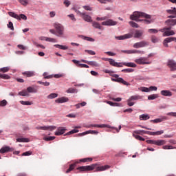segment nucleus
<instances>
[{
	"mask_svg": "<svg viewBox=\"0 0 176 176\" xmlns=\"http://www.w3.org/2000/svg\"><path fill=\"white\" fill-rule=\"evenodd\" d=\"M98 166V164H94L89 166H79L76 168V170H78L80 172L93 171V170L96 168V171H105V170H108V168H111L109 165H105L103 166Z\"/></svg>",
	"mask_w": 176,
	"mask_h": 176,
	"instance_id": "1",
	"label": "nucleus"
},
{
	"mask_svg": "<svg viewBox=\"0 0 176 176\" xmlns=\"http://www.w3.org/2000/svg\"><path fill=\"white\" fill-rule=\"evenodd\" d=\"M141 17H144L145 19H151V15L144 12L135 11L133 14L130 16L131 20H134L135 21H142V19H139Z\"/></svg>",
	"mask_w": 176,
	"mask_h": 176,
	"instance_id": "2",
	"label": "nucleus"
},
{
	"mask_svg": "<svg viewBox=\"0 0 176 176\" xmlns=\"http://www.w3.org/2000/svg\"><path fill=\"white\" fill-rule=\"evenodd\" d=\"M111 76L112 82H117L118 83H122V85H124V86H130V83L127 82L126 80H124L122 78L119 77V75L118 74H111Z\"/></svg>",
	"mask_w": 176,
	"mask_h": 176,
	"instance_id": "3",
	"label": "nucleus"
},
{
	"mask_svg": "<svg viewBox=\"0 0 176 176\" xmlns=\"http://www.w3.org/2000/svg\"><path fill=\"white\" fill-rule=\"evenodd\" d=\"M54 27L56 32L57 36H63L64 35V26L58 23H55Z\"/></svg>",
	"mask_w": 176,
	"mask_h": 176,
	"instance_id": "4",
	"label": "nucleus"
},
{
	"mask_svg": "<svg viewBox=\"0 0 176 176\" xmlns=\"http://www.w3.org/2000/svg\"><path fill=\"white\" fill-rule=\"evenodd\" d=\"M146 142H147V144H153V145H157V146H162V145H165L166 140H146Z\"/></svg>",
	"mask_w": 176,
	"mask_h": 176,
	"instance_id": "5",
	"label": "nucleus"
},
{
	"mask_svg": "<svg viewBox=\"0 0 176 176\" xmlns=\"http://www.w3.org/2000/svg\"><path fill=\"white\" fill-rule=\"evenodd\" d=\"M146 46H149V43L145 41H142L134 43L133 47L135 49H140L141 47H146Z\"/></svg>",
	"mask_w": 176,
	"mask_h": 176,
	"instance_id": "6",
	"label": "nucleus"
},
{
	"mask_svg": "<svg viewBox=\"0 0 176 176\" xmlns=\"http://www.w3.org/2000/svg\"><path fill=\"white\" fill-rule=\"evenodd\" d=\"M166 13L169 14H173L168 16V19H176V8H171L170 10H166Z\"/></svg>",
	"mask_w": 176,
	"mask_h": 176,
	"instance_id": "7",
	"label": "nucleus"
},
{
	"mask_svg": "<svg viewBox=\"0 0 176 176\" xmlns=\"http://www.w3.org/2000/svg\"><path fill=\"white\" fill-rule=\"evenodd\" d=\"M176 42V37H168L166 38L164 40V46H165V47H168V44L170 43V42Z\"/></svg>",
	"mask_w": 176,
	"mask_h": 176,
	"instance_id": "8",
	"label": "nucleus"
},
{
	"mask_svg": "<svg viewBox=\"0 0 176 176\" xmlns=\"http://www.w3.org/2000/svg\"><path fill=\"white\" fill-rule=\"evenodd\" d=\"M87 134H94L96 135H97V134H98V131H87L85 132H82L80 133H78L76 135V137H83V135H86Z\"/></svg>",
	"mask_w": 176,
	"mask_h": 176,
	"instance_id": "9",
	"label": "nucleus"
},
{
	"mask_svg": "<svg viewBox=\"0 0 176 176\" xmlns=\"http://www.w3.org/2000/svg\"><path fill=\"white\" fill-rule=\"evenodd\" d=\"M135 63H136V64H139L140 65H144L145 64H151V62H146V58H140L138 59H135Z\"/></svg>",
	"mask_w": 176,
	"mask_h": 176,
	"instance_id": "10",
	"label": "nucleus"
},
{
	"mask_svg": "<svg viewBox=\"0 0 176 176\" xmlns=\"http://www.w3.org/2000/svg\"><path fill=\"white\" fill-rule=\"evenodd\" d=\"M170 71H176V63L173 60H169L167 63Z\"/></svg>",
	"mask_w": 176,
	"mask_h": 176,
	"instance_id": "11",
	"label": "nucleus"
},
{
	"mask_svg": "<svg viewBox=\"0 0 176 176\" xmlns=\"http://www.w3.org/2000/svg\"><path fill=\"white\" fill-rule=\"evenodd\" d=\"M36 130H50V131H53V130H56L55 126H37L36 127Z\"/></svg>",
	"mask_w": 176,
	"mask_h": 176,
	"instance_id": "12",
	"label": "nucleus"
},
{
	"mask_svg": "<svg viewBox=\"0 0 176 176\" xmlns=\"http://www.w3.org/2000/svg\"><path fill=\"white\" fill-rule=\"evenodd\" d=\"M129 38H133V34H126L123 36H116V39L118 41H124V39H129Z\"/></svg>",
	"mask_w": 176,
	"mask_h": 176,
	"instance_id": "13",
	"label": "nucleus"
},
{
	"mask_svg": "<svg viewBox=\"0 0 176 176\" xmlns=\"http://www.w3.org/2000/svg\"><path fill=\"white\" fill-rule=\"evenodd\" d=\"M82 63H85V64H88V65H91V67H100V64L96 61H88L87 60L82 59L81 60Z\"/></svg>",
	"mask_w": 176,
	"mask_h": 176,
	"instance_id": "14",
	"label": "nucleus"
},
{
	"mask_svg": "<svg viewBox=\"0 0 176 176\" xmlns=\"http://www.w3.org/2000/svg\"><path fill=\"white\" fill-rule=\"evenodd\" d=\"M110 65H112L113 67H117V68H122L123 65H122V63H118L116 62L115 60L111 58L109 60Z\"/></svg>",
	"mask_w": 176,
	"mask_h": 176,
	"instance_id": "15",
	"label": "nucleus"
},
{
	"mask_svg": "<svg viewBox=\"0 0 176 176\" xmlns=\"http://www.w3.org/2000/svg\"><path fill=\"white\" fill-rule=\"evenodd\" d=\"M116 24H118V22L114 21L112 19L102 22V25H116Z\"/></svg>",
	"mask_w": 176,
	"mask_h": 176,
	"instance_id": "16",
	"label": "nucleus"
},
{
	"mask_svg": "<svg viewBox=\"0 0 176 176\" xmlns=\"http://www.w3.org/2000/svg\"><path fill=\"white\" fill-rule=\"evenodd\" d=\"M23 76L26 78H32V76H35V72L34 71H26L22 73Z\"/></svg>",
	"mask_w": 176,
	"mask_h": 176,
	"instance_id": "17",
	"label": "nucleus"
},
{
	"mask_svg": "<svg viewBox=\"0 0 176 176\" xmlns=\"http://www.w3.org/2000/svg\"><path fill=\"white\" fill-rule=\"evenodd\" d=\"M65 131H67V129L65 127H58L55 132V135H63Z\"/></svg>",
	"mask_w": 176,
	"mask_h": 176,
	"instance_id": "18",
	"label": "nucleus"
},
{
	"mask_svg": "<svg viewBox=\"0 0 176 176\" xmlns=\"http://www.w3.org/2000/svg\"><path fill=\"white\" fill-rule=\"evenodd\" d=\"M142 35H144V30H135L134 33V38H142Z\"/></svg>",
	"mask_w": 176,
	"mask_h": 176,
	"instance_id": "19",
	"label": "nucleus"
},
{
	"mask_svg": "<svg viewBox=\"0 0 176 176\" xmlns=\"http://www.w3.org/2000/svg\"><path fill=\"white\" fill-rule=\"evenodd\" d=\"M160 94L161 96H164V97H171L173 96V92L169 90H162Z\"/></svg>",
	"mask_w": 176,
	"mask_h": 176,
	"instance_id": "20",
	"label": "nucleus"
},
{
	"mask_svg": "<svg viewBox=\"0 0 176 176\" xmlns=\"http://www.w3.org/2000/svg\"><path fill=\"white\" fill-rule=\"evenodd\" d=\"M162 32V36H171L173 35H175V32H174L173 30H164V32Z\"/></svg>",
	"mask_w": 176,
	"mask_h": 176,
	"instance_id": "21",
	"label": "nucleus"
},
{
	"mask_svg": "<svg viewBox=\"0 0 176 176\" xmlns=\"http://www.w3.org/2000/svg\"><path fill=\"white\" fill-rule=\"evenodd\" d=\"M13 149L10 146H4L0 149V153H6L8 152H12Z\"/></svg>",
	"mask_w": 176,
	"mask_h": 176,
	"instance_id": "22",
	"label": "nucleus"
},
{
	"mask_svg": "<svg viewBox=\"0 0 176 176\" xmlns=\"http://www.w3.org/2000/svg\"><path fill=\"white\" fill-rule=\"evenodd\" d=\"M165 24L174 27V25H176V19H168L165 21Z\"/></svg>",
	"mask_w": 176,
	"mask_h": 176,
	"instance_id": "23",
	"label": "nucleus"
},
{
	"mask_svg": "<svg viewBox=\"0 0 176 176\" xmlns=\"http://www.w3.org/2000/svg\"><path fill=\"white\" fill-rule=\"evenodd\" d=\"M81 17L82 19H83V20H85V21H87V23H91L92 21L91 16H90L89 15H88L85 12L84 14H82V16Z\"/></svg>",
	"mask_w": 176,
	"mask_h": 176,
	"instance_id": "24",
	"label": "nucleus"
},
{
	"mask_svg": "<svg viewBox=\"0 0 176 176\" xmlns=\"http://www.w3.org/2000/svg\"><path fill=\"white\" fill-rule=\"evenodd\" d=\"M68 100L67 97H62L56 99L55 102H58V104H63V102H67Z\"/></svg>",
	"mask_w": 176,
	"mask_h": 176,
	"instance_id": "25",
	"label": "nucleus"
},
{
	"mask_svg": "<svg viewBox=\"0 0 176 176\" xmlns=\"http://www.w3.org/2000/svg\"><path fill=\"white\" fill-rule=\"evenodd\" d=\"M122 65H125V67H130L131 68H135L137 67V65L134 63L122 62Z\"/></svg>",
	"mask_w": 176,
	"mask_h": 176,
	"instance_id": "26",
	"label": "nucleus"
},
{
	"mask_svg": "<svg viewBox=\"0 0 176 176\" xmlns=\"http://www.w3.org/2000/svg\"><path fill=\"white\" fill-rule=\"evenodd\" d=\"M141 98H142V97H141V96L135 95V96H132L129 98V101H137V100H141Z\"/></svg>",
	"mask_w": 176,
	"mask_h": 176,
	"instance_id": "27",
	"label": "nucleus"
},
{
	"mask_svg": "<svg viewBox=\"0 0 176 176\" xmlns=\"http://www.w3.org/2000/svg\"><path fill=\"white\" fill-rule=\"evenodd\" d=\"M86 127H87L88 129H90V127H98V128H104V127H107V124H90L87 126Z\"/></svg>",
	"mask_w": 176,
	"mask_h": 176,
	"instance_id": "28",
	"label": "nucleus"
},
{
	"mask_svg": "<svg viewBox=\"0 0 176 176\" xmlns=\"http://www.w3.org/2000/svg\"><path fill=\"white\" fill-rule=\"evenodd\" d=\"M16 142H30V139L25 138H19L16 139Z\"/></svg>",
	"mask_w": 176,
	"mask_h": 176,
	"instance_id": "29",
	"label": "nucleus"
},
{
	"mask_svg": "<svg viewBox=\"0 0 176 176\" xmlns=\"http://www.w3.org/2000/svg\"><path fill=\"white\" fill-rule=\"evenodd\" d=\"M150 119L149 115L148 114H142L140 116V120H148Z\"/></svg>",
	"mask_w": 176,
	"mask_h": 176,
	"instance_id": "30",
	"label": "nucleus"
},
{
	"mask_svg": "<svg viewBox=\"0 0 176 176\" xmlns=\"http://www.w3.org/2000/svg\"><path fill=\"white\" fill-rule=\"evenodd\" d=\"M19 96H21L22 97H28L30 94L27 90H23L22 91L19 92Z\"/></svg>",
	"mask_w": 176,
	"mask_h": 176,
	"instance_id": "31",
	"label": "nucleus"
},
{
	"mask_svg": "<svg viewBox=\"0 0 176 176\" xmlns=\"http://www.w3.org/2000/svg\"><path fill=\"white\" fill-rule=\"evenodd\" d=\"M93 158L91 157H87V158H82L80 160V163H87V162H92Z\"/></svg>",
	"mask_w": 176,
	"mask_h": 176,
	"instance_id": "32",
	"label": "nucleus"
},
{
	"mask_svg": "<svg viewBox=\"0 0 176 176\" xmlns=\"http://www.w3.org/2000/svg\"><path fill=\"white\" fill-rule=\"evenodd\" d=\"M92 25L94 28H97L98 30H102V26L100 25L98 22H93Z\"/></svg>",
	"mask_w": 176,
	"mask_h": 176,
	"instance_id": "33",
	"label": "nucleus"
},
{
	"mask_svg": "<svg viewBox=\"0 0 176 176\" xmlns=\"http://www.w3.org/2000/svg\"><path fill=\"white\" fill-rule=\"evenodd\" d=\"M54 47L61 49L62 50H68V47L66 45H61L56 44V45H54Z\"/></svg>",
	"mask_w": 176,
	"mask_h": 176,
	"instance_id": "34",
	"label": "nucleus"
},
{
	"mask_svg": "<svg viewBox=\"0 0 176 176\" xmlns=\"http://www.w3.org/2000/svg\"><path fill=\"white\" fill-rule=\"evenodd\" d=\"M122 52V53H126V54H135L137 53V50H124Z\"/></svg>",
	"mask_w": 176,
	"mask_h": 176,
	"instance_id": "35",
	"label": "nucleus"
},
{
	"mask_svg": "<svg viewBox=\"0 0 176 176\" xmlns=\"http://www.w3.org/2000/svg\"><path fill=\"white\" fill-rule=\"evenodd\" d=\"M8 14H9V16H10V17H13L14 19H16V20H18V19H20L19 17V14H17L13 12H9Z\"/></svg>",
	"mask_w": 176,
	"mask_h": 176,
	"instance_id": "36",
	"label": "nucleus"
},
{
	"mask_svg": "<svg viewBox=\"0 0 176 176\" xmlns=\"http://www.w3.org/2000/svg\"><path fill=\"white\" fill-rule=\"evenodd\" d=\"M43 140L44 141H53V140H56V137L54 136H45Z\"/></svg>",
	"mask_w": 176,
	"mask_h": 176,
	"instance_id": "37",
	"label": "nucleus"
},
{
	"mask_svg": "<svg viewBox=\"0 0 176 176\" xmlns=\"http://www.w3.org/2000/svg\"><path fill=\"white\" fill-rule=\"evenodd\" d=\"M171 28H173V26L168 25L167 28H163L162 29H160L159 31L160 32H164V31H171Z\"/></svg>",
	"mask_w": 176,
	"mask_h": 176,
	"instance_id": "38",
	"label": "nucleus"
},
{
	"mask_svg": "<svg viewBox=\"0 0 176 176\" xmlns=\"http://www.w3.org/2000/svg\"><path fill=\"white\" fill-rule=\"evenodd\" d=\"M36 91H38L36 90V89H35L34 87H28L27 88V92L28 93H36Z\"/></svg>",
	"mask_w": 176,
	"mask_h": 176,
	"instance_id": "39",
	"label": "nucleus"
},
{
	"mask_svg": "<svg viewBox=\"0 0 176 176\" xmlns=\"http://www.w3.org/2000/svg\"><path fill=\"white\" fill-rule=\"evenodd\" d=\"M133 137H135V138L136 139V140H138L139 141H145V138H142V137H141V136H140L139 135H138V134H136V133H133Z\"/></svg>",
	"mask_w": 176,
	"mask_h": 176,
	"instance_id": "40",
	"label": "nucleus"
},
{
	"mask_svg": "<svg viewBox=\"0 0 176 176\" xmlns=\"http://www.w3.org/2000/svg\"><path fill=\"white\" fill-rule=\"evenodd\" d=\"M56 97H58V94L56 93H52L49 96H47V98H49L50 100H52L53 98H56Z\"/></svg>",
	"mask_w": 176,
	"mask_h": 176,
	"instance_id": "41",
	"label": "nucleus"
},
{
	"mask_svg": "<svg viewBox=\"0 0 176 176\" xmlns=\"http://www.w3.org/2000/svg\"><path fill=\"white\" fill-rule=\"evenodd\" d=\"M156 98H159V95L152 94L148 96V100H156Z\"/></svg>",
	"mask_w": 176,
	"mask_h": 176,
	"instance_id": "42",
	"label": "nucleus"
},
{
	"mask_svg": "<svg viewBox=\"0 0 176 176\" xmlns=\"http://www.w3.org/2000/svg\"><path fill=\"white\" fill-rule=\"evenodd\" d=\"M43 76H44V79H52V78H53V74L49 75L47 72H44Z\"/></svg>",
	"mask_w": 176,
	"mask_h": 176,
	"instance_id": "43",
	"label": "nucleus"
},
{
	"mask_svg": "<svg viewBox=\"0 0 176 176\" xmlns=\"http://www.w3.org/2000/svg\"><path fill=\"white\" fill-rule=\"evenodd\" d=\"M133 133L135 134H140V135H142V134H146V131L144 130H138V131H135L133 132Z\"/></svg>",
	"mask_w": 176,
	"mask_h": 176,
	"instance_id": "44",
	"label": "nucleus"
},
{
	"mask_svg": "<svg viewBox=\"0 0 176 176\" xmlns=\"http://www.w3.org/2000/svg\"><path fill=\"white\" fill-rule=\"evenodd\" d=\"M76 133H79V130H78V129H73V130L67 132L64 135H71V134H75Z\"/></svg>",
	"mask_w": 176,
	"mask_h": 176,
	"instance_id": "45",
	"label": "nucleus"
},
{
	"mask_svg": "<svg viewBox=\"0 0 176 176\" xmlns=\"http://www.w3.org/2000/svg\"><path fill=\"white\" fill-rule=\"evenodd\" d=\"M66 93H78V89L76 88H69L67 91Z\"/></svg>",
	"mask_w": 176,
	"mask_h": 176,
	"instance_id": "46",
	"label": "nucleus"
},
{
	"mask_svg": "<svg viewBox=\"0 0 176 176\" xmlns=\"http://www.w3.org/2000/svg\"><path fill=\"white\" fill-rule=\"evenodd\" d=\"M0 78H1V79H10V76L8 75V74H2L0 73Z\"/></svg>",
	"mask_w": 176,
	"mask_h": 176,
	"instance_id": "47",
	"label": "nucleus"
},
{
	"mask_svg": "<svg viewBox=\"0 0 176 176\" xmlns=\"http://www.w3.org/2000/svg\"><path fill=\"white\" fill-rule=\"evenodd\" d=\"M19 102L22 105H32V103L30 101L21 100Z\"/></svg>",
	"mask_w": 176,
	"mask_h": 176,
	"instance_id": "48",
	"label": "nucleus"
},
{
	"mask_svg": "<svg viewBox=\"0 0 176 176\" xmlns=\"http://www.w3.org/2000/svg\"><path fill=\"white\" fill-rule=\"evenodd\" d=\"M107 104H109V105H111V107H119V103H115L111 101H107Z\"/></svg>",
	"mask_w": 176,
	"mask_h": 176,
	"instance_id": "49",
	"label": "nucleus"
},
{
	"mask_svg": "<svg viewBox=\"0 0 176 176\" xmlns=\"http://www.w3.org/2000/svg\"><path fill=\"white\" fill-rule=\"evenodd\" d=\"M19 3L22 4L23 6H27L28 5V0H18Z\"/></svg>",
	"mask_w": 176,
	"mask_h": 176,
	"instance_id": "50",
	"label": "nucleus"
},
{
	"mask_svg": "<svg viewBox=\"0 0 176 176\" xmlns=\"http://www.w3.org/2000/svg\"><path fill=\"white\" fill-rule=\"evenodd\" d=\"M122 72H125L126 74H130L134 72V69H124L122 70Z\"/></svg>",
	"mask_w": 176,
	"mask_h": 176,
	"instance_id": "51",
	"label": "nucleus"
},
{
	"mask_svg": "<svg viewBox=\"0 0 176 176\" xmlns=\"http://www.w3.org/2000/svg\"><path fill=\"white\" fill-rule=\"evenodd\" d=\"M162 120H163V119H162V118H157L155 120H151L150 122L151 123H162Z\"/></svg>",
	"mask_w": 176,
	"mask_h": 176,
	"instance_id": "52",
	"label": "nucleus"
},
{
	"mask_svg": "<svg viewBox=\"0 0 176 176\" xmlns=\"http://www.w3.org/2000/svg\"><path fill=\"white\" fill-rule=\"evenodd\" d=\"M162 149H176V148L171 145H165L162 146Z\"/></svg>",
	"mask_w": 176,
	"mask_h": 176,
	"instance_id": "53",
	"label": "nucleus"
},
{
	"mask_svg": "<svg viewBox=\"0 0 176 176\" xmlns=\"http://www.w3.org/2000/svg\"><path fill=\"white\" fill-rule=\"evenodd\" d=\"M129 25L131 27H133V28H138V24H137L134 21H130Z\"/></svg>",
	"mask_w": 176,
	"mask_h": 176,
	"instance_id": "54",
	"label": "nucleus"
},
{
	"mask_svg": "<svg viewBox=\"0 0 176 176\" xmlns=\"http://www.w3.org/2000/svg\"><path fill=\"white\" fill-rule=\"evenodd\" d=\"M151 42H153V43H157V42H159V38L155 36H152Z\"/></svg>",
	"mask_w": 176,
	"mask_h": 176,
	"instance_id": "55",
	"label": "nucleus"
},
{
	"mask_svg": "<svg viewBox=\"0 0 176 176\" xmlns=\"http://www.w3.org/2000/svg\"><path fill=\"white\" fill-rule=\"evenodd\" d=\"M85 53H88V54H90V56H96V52L93 50H85Z\"/></svg>",
	"mask_w": 176,
	"mask_h": 176,
	"instance_id": "56",
	"label": "nucleus"
},
{
	"mask_svg": "<svg viewBox=\"0 0 176 176\" xmlns=\"http://www.w3.org/2000/svg\"><path fill=\"white\" fill-rule=\"evenodd\" d=\"M10 69V68H9V67H3L0 69V72H9Z\"/></svg>",
	"mask_w": 176,
	"mask_h": 176,
	"instance_id": "57",
	"label": "nucleus"
},
{
	"mask_svg": "<svg viewBox=\"0 0 176 176\" xmlns=\"http://www.w3.org/2000/svg\"><path fill=\"white\" fill-rule=\"evenodd\" d=\"M75 168L74 165L70 164L69 168L66 170V174H69V173H71L73 170H74Z\"/></svg>",
	"mask_w": 176,
	"mask_h": 176,
	"instance_id": "58",
	"label": "nucleus"
},
{
	"mask_svg": "<svg viewBox=\"0 0 176 176\" xmlns=\"http://www.w3.org/2000/svg\"><path fill=\"white\" fill-rule=\"evenodd\" d=\"M6 105H8V101L6 100L0 101V107H6Z\"/></svg>",
	"mask_w": 176,
	"mask_h": 176,
	"instance_id": "59",
	"label": "nucleus"
},
{
	"mask_svg": "<svg viewBox=\"0 0 176 176\" xmlns=\"http://www.w3.org/2000/svg\"><path fill=\"white\" fill-rule=\"evenodd\" d=\"M45 41L47 42H53V43L57 42V40H56L55 38H50V37H47L45 38Z\"/></svg>",
	"mask_w": 176,
	"mask_h": 176,
	"instance_id": "60",
	"label": "nucleus"
},
{
	"mask_svg": "<svg viewBox=\"0 0 176 176\" xmlns=\"http://www.w3.org/2000/svg\"><path fill=\"white\" fill-rule=\"evenodd\" d=\"M18 20H27V16H25L24 14H21L19 15Z\"/></svg>",
	"mask_w": 176,
	"mask_h": 176,
	"instance_id": "61",
	"label": "nucleus"
},
{
	"mask_svg": "<svg viewBox=\"0 0 176 176\" xmlns=\"http://www.w3.org/2000/svg\"><path fill=\"white\" fill-rule=\"evenodd\" d=\"M67 17L71 19V20H72V21H76V18H75V15H74V14H70L67 15Z\"/></svg>",
	"mask_w": 176,
	"mask_h": 176,
	"instance_id": "62",
	"label": "nucleus"
},
{
	"mask_svg": "<svg viewBox=\"0 0 176 176\" xmlns=\"http://www.w3.org/2000/svg\"><path fill=\"white\" fill-rule=\"evenodd\" d=\"M141 91H143L144 93H149L150 89L148 87H143L141 88Z\"/></svg>",
	"mask_w": 176,
	"mask_h": 176,
	"instance_id": "63",
	"label": "nucleus"
},
{
	"mask_svg": "<svg viewBox=\"0 0 176 176\" xmlns=\"http://www.w3.org/2000/svg\"><path fill=\"white\" fill-rule=\"evenodd\" d=\"M98 2H100V3H108V2H112V0H97Z\"/></svg>",
	"mask_w": 176,
	"mask_h": 176,
	"instance_id": "64",
	"label": "nucleus"
}]
</instances>
